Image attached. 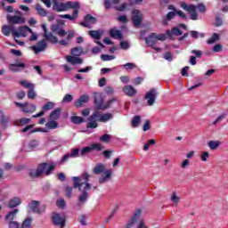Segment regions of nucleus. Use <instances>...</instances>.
<instances>
[{
	"label": "nucleus",
	"instance_id": "obj_36",
	"mask_svg": "<svg viewBox=\"0 0 228 228\" xmlns=\"http://www.w3.org/2000/svg\"><path fill=\"white\" fill-rule=\"evenodd\" d=\"M71 54L77 58H79L83 54V48L80 46L71 49Z\"/></svg>",
	"mask_w": 228,
	"mask_h": 228
},
{
	"label": "nucleus",
	"instance_id": "obj_3",
	"mask_svg": "<svg viewBox=\"0 0 228 228\" xmlns=\"http://www.w3.org/2000/svg\"><path fill=\"white\" fill-rule=\"evenodd\" d=\"M111 118H113L112 113L101 114L99 111H95L88 118L87 128L96 129L99 126L97 122H109Z\"/></svg>",
	"mask_w": 228,
	"mask_h": 228
},
{
	"label": "nucleus",
	"instance_id": "obj_35",
	"mask_svg": "<svg viewBox=\"0 0 228 228\" xmlns=\"http://www.w3.org/2000/svg\"><path fill=\"white\" fill-rule=\"evenodd\" d=\"M24 113H35L37 111V106L35 104H29L23 109Z\"/></svg>",
	"mask_w": 228,
	"mask_h": 228
},
{
	"label": "nucleus",
	"instance_id": "obj_32",
	"mask_svg": "<svg viewBox=\"0 0 228 228\" xmlns=\"http://www.w3.org/2000/svg\"><path fill=\"white\" fill-rule=\"evenodd\" d=\"M221 143L222 142L220 141H209L208 142V145L210 151H216V149H218V147H220Z\"/></svg>",
	"mask_w": 228,
	"mask_h": 228
},
{
	"label": "nucleus",
	"instance_id": "obj_34",
	"mask_svg": "<svg viewBox=\"0 0 228 228\" xmlns=\"http://www.w3.org/2000/svg\"><path fill=\"white\" fill-rule=\"evenodd\" d=\"M120 3V0H105L104 6L106 10H110L113 8V4H118Z\"/></svg>",
	"mask_w": 228,
	"mask_h": 228
},
{
	"label": "nucleus",
	"instance_id": "obj_54",
	"mask_svg": "<svg viewBox=\"0 0 228 228\" xmlns=\"http://www.w3.org/2000/svg\"><path fill=\"white\" fill-rule=\"evenodd\" d=\"M6 122H8V119H6V115H4L3 110H0V124H6Z\"/></svg>",
	"mask_w": 228,
	"mask_h": 228
},
{
	"label": "nucleus",
	"instance_id": "obj_52",
	"mask_svg": "<svg viewBox=\"0 0 228 228\" xmlns=\"http://www.w3.org/2000/svg\"><path fill=\"white\" fill-rule=\"evenodd\" d=\"M28 33H30L31 35L28 39L30 42H36V40H38V34L34 32L32 29H31V32H28Z\"/></svg>",
	"mask_w": 228,
	"mask_h": 228
},
{
	"label": "nucleus",
	"instance_id": "obj_46",
	"mask_svg": "<svg viewBox=\"0 0 228 228\" xmlns=\"http://www.w3.org/2000/svg\"><path fill=\"white\" fill-rule=\"evenodd\" d=\"M71 122H73V124H83V122H85V118L77 116H73L71 117Z\"/></svg>",
	"mask_w": 228,
	"mask_h": 228
},
{
	"label": "nucleus",
	"instance_id": "obj_50",
	"mask_svg": "<svg viewBox=\"0 0 228 228\" xmlns=\"http://www.w3.org/2000/svg\"><path fill=\"white\" fill-rule=\"evenodd\" d=\"M90 152H92V147L87 146L81 150L80 154L81 156H86V154H90Z\"/></svg>",
	"mask_w": 228,
	"mask_h": 228
},
{
	"label": "nucleus",
	"instance_id": "obj_57",
	"mask_svg": "<svg viewBox=\"0 0 228 228\" xmlns=\"http://www.w3.org/2000/svg\"><path fill=\"white\" fill-rule=\"evenodd\" d=\"M191 54H195V58H202V51L200 50H192Z\"/></svg>",
	"mask_w": 228,
	"mask_h": 228
},
{
	"label": "nucleus",
	"instance_id": "obj_29",
	"mask_svg": "<svg viewBox=\"0 0 228 228\" xmlns=\"http://www.w3.org/2000/svg\"><path fill=\"white\" fill-rule=\"evenodd\" d=\"M17 213H19V208H15L12 211L9 212L5 216V220H7L8 222H15L13 220H15V218H17Z\"/></svg>",
	"mask_w": 228,
	"mask_h": 228
},
{
	"label": "nucleus",
	"instance_id": "obj_64",
	"mask_svg": "<svg viewBox=\"0 0 228 228\" xmlns=\"http://www.w3.org/2000/svg\"><path fill=\"white\" fill-rule=\"evenodd\" d=\"M20 225L18 222H9V228H20Z\"/></svg>",
	"mask_w": 228,
	"mask_h": 228
},
{
	"label": "nucleus",
	"instance_id": "obj_8",
	"mask_svg": "<svg viewBox=\"0 0 228 228\" xmlns=\"http://www.w3.org/2000/svg\"><path fill=\"white\" fill-rule=\"evenodd\" d=\"M17 15L12 16L7 15V21L9 24H24L25 19L22 17V12L20 11H16Z\"/></svg>",
	"mask_w": 228,
	"mask_h": 228
},
{
	"label": "nucleus",
	"instance_id": "obj_25",
	"mask_svg": "<svg viewBox=\"0 0 228 228\" xmlns=\"http://www.w3.org/2000/svg\"><path fill=\"white\" fill-rule=\"evenodd\" d=\"M123 92L126 94V95H128V97L136 95V89L133 87V86H125Z\"/></svg>",
	"mask_w": 228,
	"mask_h": 228
},
{
	"label": "nucleus",
	"instance_id": "obj_24",
	"mask_svg": "<svg viewBox=\"0 0 228 228\" xmlns=\"http://www.w3.org/2000/svg\"><path fill=\"white\" fill-rule=\"evenodd\" d=\"M175 15H176L175 12H167L166 17H163L162 20H161L163 26H168V22H170V20H172V19H174V17H175Z\"/></svg>",
	"mask_w": 228,
	"mask_h": 228
},
{
	"label": "nucleus",
	"instance_id": "obj_16",
	"mask_svg": "<svg viewBox=\"0 0 228 228\" xmlns=\"http://www.w3.org/2000/svg\"><path fill=\"white\" fill-rule=\"evenodd\" d=\"M132 15V20L134 22V26L135 28H138L142 24V20L143 19V14H142V12L138 10H134Z\"/></svg>",
	"mask_w": 228,
	"mask_h": 228
},
{
	"label": "nucleus",
	"instance_id": "obj_4",
	"mask_svg": "<svg viewBox=\"0 0 228 228\" xmlns=\"http://www.w3.org/2000/svg\"><path fill=\"white\" fill-rule=\"evenodd\" d=\"M94 174L95 175H100V174H103L99 178L100 184H104V183H108V181L111 180V176L113 175V169L106 170V164L99 163L93 169Z\"/></svg>",
	"mask_w": 228,
	"mask_h": 228
},
{
	"label": "nucleus",
	"instance_id": "obj_2",
	"mask_svg": "<svg viewBox=\"0 0 228 228\" xmlns=\"http://www.w3.org/2000/svg\"><path fill=\"white\" fill-rule=\"evenodd\" d=\"M52 31L53 33H56V35H59L61 37H65V35H68L65 39H61L60 41L58 40V37L51 32H45L44 33V37L45 40L48 42H51L52 44H60V45H64L67 46L70 44V40L74 38V36L76 35V31L74 30H69L68 32L65 31V29L61 28L58 26H53L52 27Z\"/></svg>",
	"mask_w": 228,
	"mask_h": 228
},
{
	"label": "nucleus",
	"instance_id": "obj_45",
	"mask_svg": "<svg viewBox=\"0 0 228 228\" xmlns=\"http://www.w3.org/2000/svg\"><path fill=\"white\" fill-rule=\"evenodd\" d=\"M171 202H173V204H175V206H177L179 202H181V198L177 196L176 192H173L171 196Z\"/></svg>",
	"mask_w": 228,
	"mask_h": 228
},
{
	"label": "nucleus",
	"instance_id": "obj_47",
	"mask_svg": "<svg viewBox=\"0 0 228 228\" xmlns=\"http://www.w3.org/2000/svg\"><path fill=\"white\" fill-rule=\"evenodd\" d=\"M110 140H111V135L108 134H104L100 137V142H104V143H110Z\"/></svg>",
	"mask_w": 228,
	"mask_h": 228
},
{
	"label": "nucleus",
	"instance_id": "obj_33",
	"mask_svg": "<svg viewBox=\"0 0 228 228\" xmlns=\"http://www.w3.org/2000/svg\"><path fill=\"white\" fill-rule=\"evenodd\" d=\"M24 67H26V65H24V63L18 62V63L11 64L10 70H12V72H19V69H17V68L24 69Z\"/></svg>",
	"mask_w": 228,
	"mask_h": 228
},
{
	"label": "nucleus",
	"instance_id": "obj_38",
	"mask_svg": "<svg viewBox=\"0 0 228 228\" xmlns=\"http://www.w3.org/2000/svg\"><path fill=\"white\" fill-rule=\"evenodd\" d=\"M140 122H142V117L134 116L131 121L132 127H138V126H140Z\"/></svg>",
	"mask_w": 228,
	"mask_h": 228
},
{
	"label": "nucleus",
	"instance_id": "obj_59",
	"mask_svg": "<svg viewBox=\"0 0 228 228\" xmlns=\"http://www.w3.org/2000/svg\"><path fill=\"white\" fill-rule=\"evenodd\" d=\"M137 228H149L147 224H145V220L142 219L139 223L136 224Z\"/></svg>",
	"mask_w": 228,
	"mask_h": 228
},
{
	"label": "nucleus",
	"instance_id": "obj_11",
	"mask_svg": "<svg viewBox=\"0 0 228 228\" xmlns=\"http://www.w3.org/2000/svg\"><path fill=\"white\" fill-rule=\"evenodd\" d=\"M97 22V18L92 16L91 14H86L84 17V20L82 22H80V26H82L83 28H87L88 29H92V26H94V24H96Z\"/></svg>",
	"mask_w": 228,
	"mask_h": 228
},
{
	"label": "nucleus",
	"instance_id": "obj_48",
	"mask_svg": "<svg viewBox=\"0 0 228 228\" xmlns=\"http://www.w3.org/2000/svg\"><path fill=\"white\" fill-rule=\"evenodd\" d=\"M101 60L102 61H111V60H115V55L102 54Z\"/></svg>",
	"mask_w": 228,
	"mask_h": 228
},
{
	"label": "nucleus",
	"instance_id": "obj_1",
	"mask_svg": "<svg viewBox=\"0 0 228 228\" xmlns=\"http://www.w3.org/2000/svg\"><path fill=\"white\" fill-rule=\"evenodd\" d=\"M74 188H77L82 193L78 196L79 206L85 204L88 200V191L92 189V184L88 183L90 181V175L88 173H84L80 176L72 177Z\"/></svg>",
	"mask_w": 228,
	"mask_h": 228
},
{
	"label": "nucleus",
	"instance_id": "obj_5",
	"mask_svg": "<svg viewBox=\"0 0 228 228\" xmlns=\"http://www.w3.org/2000/svg\"><path fill=\"white\" fill-rule=\"evenodd\" d=\"M144 40L147 45L154 47L159 40H160V42H165V40H167V36L165 34L158 35L156 33H151L148 37H145Z\"/></svg>",
	"mask_w": 228,
	"mask_h": 228
},
{
	"label": "nucleus",
	"instance_id": "obj_43",
	"mask_svg": "<svg viewBox=\"0 0 228 228\" xmlns=\"http://www.w3.org/2000/svg\"><path fill=\"white\" fill-rule=\"evenodd\" d=\"M110 35L112 38H122V32L120 30L111 29Z\"/></svg>",
	"mask_w": 228,
	"mask_h": 228
},
{
	"label": "nucleus",
	"instance_id": "obj_61",
	"mask_svg": "<svg viewBox=\"0 0 228 228\" xmlns=\"http://www.w3.org/2000/svg\"><path fill=\"white\" fill-rule=\"evenodd\" d=\"M188 70H190V67L185 66L184 68H183L181 71L182 76L188 77Z\"/></svg>",
	"mask_w": 228,
	"mask_h": 228
},
{
	"label": "nucleus",
	"instance_id": "obj_49",
	"mask_svg": "<svg viewBox=\"0 0 228 228\" xmlns=\"http://www.w3.org/2000/svg\"><path fill=\"white\" fill-rule=\"evenodd\" d=\"M31 218H27L23 221L22 224H21V228H29L31 227Z\"/></svg>",
	"mask_w": 228,
	"mask_h": 228
},
{
	"label": "nucleus",
	"instance_id": "obj_63",
	"mask_svg": "<svg viewBox=\"0 0 228 228\" xmlns=\"http://www.w3.org/2000/svg\"><path fill=\"white\" fill-rule=\"evenodd\" d=\"M66 196L68 197V199H70V197H72V187H66Z\"/></svg>",
	"mask_w": 228,
	"mask_h": 228
},
{
	"label": "nucleus",
	"instance_id": "obj_26",
	"mask_svg": "<svg viewBox=\"0 0 228 228\" xmlns=\"http://www.w3.org/2000/svg\"><path fill=\"white\" fill-rule=\"evenodd\" d=\"M102 35H104V31L102 30L89 31V37H91V38H94V40H101L102 38Z\"/></svg>",
	"mask_w": 228,
	"mask_h": 228
},
{
	"label": "nucleus",
	"instance_id": "obj_9",
	"mask_svg": "<svg viewBox=\"0 0 228 228\" xmlns=\"http://www.w3.org/2000/svg\"><path fill=\"white\" fill-rule=\"evenodd\" d=\"M94 103L96 104V110H108L110 108V103L104 105V100L102 99V94L100 93L94 94Z\"/></svg>",
	"mask_w": 228,
	"mask_h": 228
},
{
	"label": "nucleus",
	"instance_id": "obj_10",
	"mask_svg": "<svg viewBox=\"0 0 228 228\" xmlns=\"http://www.w3.org/2000/svg\"><path fill=\"white\" fill-rule=\"evenodd\" d=\"M141 220H143V218H142V209H137V210H135V212L134 213L133 216L128 221V223L126 224L125 228H131V227H133V225H134V224H136V225H138V223Z\"/></svg>",
	"mask_w": 228,
	"mask_h": 228
},
{
	"label": "nucleus",
	"instance_id": "obj_56",
	"mask_svg": "<svg viewBox=\"0 0 228 228\" xmlns=\"http://www.w3.org/2000/svg\"><path fill=\"white\" fill-rule=\"evenodd\" d=\"M196 10H199L200 13H205L206 5H204L203 4H199L198 5H196Z\"/></svg>",
	"mask_w": 228,
	"mask_h": 228
},
{
	"label": "nucleus",
	"instance_id": "obj_18",
	"mask_svg": "<svg viewBox=\"0 0 228 228\" xmlns=\"http://www.w3.org/2000/svg\"><path fill=\"white\" fill-rule=\"evenodd\" d=\"M53 10H54V12H67V4L66 3L63 2H60L57 3L58 0H53Z\"/></svg>",
	"mask_w": 228,
	"mask_h": 228
},
{
	"label": "nucleus",
	"instance_id": "obj_23",
	"mask_svg": "<svg viewBox=\"0 0 228 228\" xmlns=\"http://www.w3.org/2000/svg\"><path fill=\"white\" fill-rule=\"evenodd\" d=\"M13 31H16L13 25H4L2 27V33L4 35V37H10V33H12L13 37Z\"/></svg>",
	"mask_w": 228,
	"mask_h": 228
},
{
	"label": "nucleus",
	"instance_id": "obj_20",
	"mask_svg": "<svg viewBox=\"0 0 228 228\" xmlns=\"http://www.w3.org/2000/svg\"><path fill=\"white\" fill-rule=\"evenodd\" d=\"M90 101V96L88 94H82L77 101L75 102L76 108H82L83 104H86Z\"/></svg>",
	"mask_w": 228,
	"mask_h": 228
},
{
	"label": "nucleus",
	"instance_id": "obj_40",
	"mask_svg": "<svg viewBox=\"0 0 228 228\" xmlns=\"http://www.w3.org/2000/svg\"><path fill=\"white\" fill-rule=\"evenodd\" d=\"M55 106V103L53 102H48L46 104H45L42 108V111L45 113V111H50V110H53Z\"/></svg>",
	"mask_w": 228,
	"mask_h": 228
},
{
	"label": "nucleus",
	"instance_id": "obj_28",
	"mask_svg": "<svg viewBox=\"0 0 228 228\" xmlns=\"http://www.w3.org/2000/svg\"><path fill=\"white\" fill-rule=\"evenodd\" d=\"M78 14H79V11L78 10H74L72 15H70V14H61V15H59V17L61 19H69V20H76V19H77Z\"/></svg>",
	"mask_w": 228,
	"mask_h": 228
},
{
	"label": "nucleus",
	"instance_id": "obj_51",
	"mask_svg": "<svg viewBox=\"0 0 228 228\" xmlns=\"http://www.w3.org/2000/svg\"><path fill=\"white\" fill-rule=\"evenodd\" d=\"M91 149L92 151H94V149H95V151H102L104 149V146L101 143H93L91 145Z\"/></svg>",
	"mask_w": 228,
	"mask_h": 228
},
{
	"label": "nucleus",
	"instance_id": "obj_37",
	"mask_svg": "<svg viewBox=\"0 0 228 228\" xmlns=\"http://www.w3.org/2000/svg\"><path fill=\"white\" fill-rule=\"evenodd\" d=\"M29 177L32 179H35V177H40L42 175V173H40L39 167H37V169H32L28 172Z\"/></svg>",
	"mask_w": 228,
	"mask_h": 228
},
{
	"label": "nucleus",
	"instance_id": "obj_58",
	"mask_svg": "<svg viewBox=\"0 0 228 228\" xmlns=\"http://www.w3.org/2000/svg\"><path fill=\"white\" fill-rule=\"evenodd\" d=\"M142 129L143 131H149L151 129V121L149 119L145 120Z\"/></svg>",
	"mask_w": 228,
	"mask_h": 228
},
{
	"label": "nucleus",
	"instance_id": "obj_55",
	"mask_svg": "<svg viewBox=\"0 0 228 228\" xmlns=\"http://www.w3.org/2000/svg\"><path fill=\"white\" fill-rule=\"evenodd\" d=\"M35 97H37V93H35V89H28V99H35Z\"/></svg>",
	"mask_w": 228,
	"mask_h": 228
},
{
	"label": "nucleus",
	"instance_id": "obj_53",
	"mask_svg": "<svg viewBox=\"0 0 228 228\" xmlns=\"http://www.w3.org/2000/svg\"><path fill=\"white\" fill-rule=\"evenodd\" d=\"M37 147H38V141L32 140L28 142V149L33 151V149H37Z\"/></svg>",
	"mask_w": 228,
	"mask_h": 228
},
{
	"label": "nucleus",
	"instance_id": "obj_6",
	"mask_svg": "<svg viewBox=\"0 0 228 228\" xmlns=\"http://www.w3.org/2000/svg\"><path fill=\"white\" fill-rule=\"evenodd\" d=\"M180 6H181V8H183V10L191 13V20H199V14H197V6L196 5H193V4L188 5L184 2H180Z\"/></svg>",
	"mask_w": 228,
	"mask_h": 228
},
{
	"label": "nucleus",
	"instance_id": "obj_21",
	"mask_svg": "<svg viewBox=\"0 0 228 228\" xmlns=\"http://www.w3.org/2000/svg\"><path fill=\"white\" fill-rule=\"evenodd\" d=\"M66 61L70 63V65H81V63H83V59L74 55H67Z\"/></svg>",
	"mask_w": 228,
	"mask_h": 228
},
{
	"label": "nucleus",
	"instance_id": "obj_12",
	"mask_svg": "<svg viewBox=\"0 0 228 228\" xmlns=\"http://www.w3.org/2000/svg\"><path fill=\"white\" fill-rule=\"evenodd\" d=\"M39 172L42 174H45V175H51V172L56 168V164H47V163H43L38 166Z\"/></svg>",
	"mask_w": 228,
	"mask_h": 228
},
{
	"label": "nucleus",
	"instance_id": "obj_60",
	"mask_svg": "<svg viewBox=\"0 0 228 228\" xmlns=\"http://www.w3.org/2000/svg\"><path fill=\"white\" fill-rule=\"evenodd\" d=\"M222 49H223L222 45L217 44V45H216L213 47V52H214V53H222Z\"/></svg>",
	"mask_w": 228,
	"mask_h": 228
},
{
	"label": "nucleus",
	"instance_id": "obj_22",
	"mask_svg": "<svg viewBox=\"0 0 228 228\" xmlns=\"http://www.w3.org/2000/svg\"><path fill=\"white\" fill-rule=\"evenodd\" d=\"M20 204H22V200L19 197H14L9 200L8 208L13 209V208H17L18 206H20Z\"/></svg>",
	"mask_w": 228,
	"mask_h": 228
},
{
	"label": "nucleus",
	"instance_id": "obj_13",
	"mask_svg": "<svg viewBox=\"0 0 228 228\" xmlns=\"http://www.w3.org/2000/svg\"><path fill=\"white\" fill-rule=\"evenodd\" d=\"M53 223L54 225H57V227L64 228L65 227V220H67V217L65 216H61L58 213H53L52 216Z\"/></svg>",
	"mask_w": 228,
	"mask_h": 228
},
{
	"label": "nucleus",
	"instance_id": "obj_17",
	"mask_svg": "<svg viewBox=\"0 0 228 228\" xmlns=\"http://www.w3.org/2000/svg\"><path fill=\"white\" fill-rule=\"evenodd\" d=\"M30 49L34 51L35 54H38V53H42L43 51L47 49V42L43 39L37 42L36 45L31 46Z\"/></svg>",
	"mask_w": 228,
	"mask_h": 228
},
{
	"label": "nucleus",
	"instance_id": "obj_30",
	"mask_svg": "<svg viewBox=\"0 0 228 228\" xmlns=\"http://www.w3.org/2000/svg\"><path fill=\"white\" fill-rule=\"evenodd\" d=\"M60 115H61V109L57 108L50 113L49 118L50 120H58Z\"/></svg>",
	"mask_w": 228,
	"mask_h": 228
},
{
	"label": "nucleus",
	"instance_id": "obj_14",
	"mask_svg": "<svg viewBox=\"0 0 228 228\" xmlns=\"http://www.w3.org/2000/svg\"><path fill=\"white\" fill-rule=\"evenodd\" d=\"M157 97H158V92L156 91V89H151L146 94L144 99H146V101L148 102V106H154Z\"/></svg>",
	"mask_w": 228,
	"mask_h": 228
},
{
	"label": "nucleus",
	"instance_id": "obj_62",
	"mask_svg": "<svg viewBox=\"0 0 228 228\" xmlns=\"http://www.w3.org/2000/svg\"><path fill=\"white\" fill-rule=\"evenodd\" d=\"M208 158H209V152L203 151L201 153V161H208Z\"/></svg>",
	"mask_w": 228,
	"mask_h": 228
},
{
	"label": "nucleus",
	"instance_id": "obj_39",
	"mask_svg": "<svg viewBox=\"0 0 228 228\" xmlns=\"http://www.w3.org/2000/svg\"><path fill=\"white\" fill-rule=\"evenodd\" d=\"M45 127L47 129H56L58 127V122L54 119H50V121L45 124Z\"/></svg>",
	"mask_w": 228,
	"mask_h": 228
},
{
	"label": "nucleus",
	"instance_id": "obj_27",
	"mask_svg": "<svg viewBox=\"0 0 228 228\" xmlns=\"http://www.w3.org/2000/svg\"><path fill=\"white\" fill-rule=\"evenodd\" d=\"M167 35L169 38H172V37H181V35H183V31H181V29L177 27H174L172 28V31L170 30H167Z\"/></svg>",
	"mask_w": 228,
	"mask_h": 228
},
{
	"label": "nucleus",
	"instance_id": "obj_41",
	"mask_svg": "<svg viewBox=\"0 0 228 228\" xmlns=\"http://www.w3.org/2000/svg\"><path fill=\"white\" fill-rule=\"evenodd\" d=\"M36 10H37L38 15H40L41 17H46L47 16V11H45V9L41 7L40 4L36 5Z\"/></svg>",
	"mask_w": 228,
	"mask_h": 228
},
{
	"label": "nucleus",
	"instance_id": "obj_31",
	"mask_svg": "<svg viewBox=\"0 0 228 228\" xmlns=\"http://www.w3.org/2000/svg\"><path fill=\"white\" fill-rule=\"evenodd\" d=\"M79 8V3L78 2H71V1H68L66 2V10H78Z\"/></svg>",
	"mask_w": 228,
	"mask_h": 228
},
{
	"label": "nucleus",
	"instance_id": "obj_7",
	"mask_svg": "<svg viewBox=\"0 0 228 228\" xmlns=\"http://www.w3.org/2000/svg\"><path fill=\"white\" fill-rule=\"evenodd\" d=\"M28 208L32 213H36L37 215L45 213V205L40 206V201L38 200H32L28 203Z\"/></svg>",
	"mask_w": 228,
	"mask_h": 228
},
{
	"label": "nucleus",
	"instance_id": "obj_42",
	"mask_svg": "<svg viewBox=\"0 0 228 228\" xmlns=\"http://www.w3.org/2000/svg\"><path fill=\"white\" fill-rule=\"evenodd\" d=\"M20 85L25 88H28V90H35V84H31L28 81L22 80L20 82Z\"/></svg>",
	"mask_w": 228,
	"mask_h": 228
},
{
	"label": "nucleus",
	"instance_id": "obj_15",
	"mask_svg": "<svg viewBox=\"0 0 228 228\" xmlns=\"http://www.w3.org/2000/svg\"><path fill=\"white\" fill-rule=\"evenodd\" d=\"M28 33H31V28H29L28 26L19 27L18 30L13 31V37L15 38H20V37L26 38Z\"/></svg>",
	"mask_w": 228,
	"mask_h": 228
},
{
	"label": "nucleus",
	"instance_id": "obj_19",
	"mask_svg": "<svg viewBox=\"0 0 228 228\" xmlns=\"http://www.w3.org/2000/svg\"><path fill=\"white\" fill-rule=\"evenodd\" d=\"M79 156V149H72L70 154H65L61 159V163H65L70 159V158H77Z\"/></svg>",
	"mask_w": 228,
	"mask_h": 228
},
{
	"label": "nucleus",
	"instance_id": "obj_44",
	"mask_svg": "<svg viewBox=\"0 0 228 228\" xmlns=\"http://www.w3.org/2000/svg\"><path fill=\"white\" fill-rule=\"evenodd\" d=\"M218 40H220V34L214 33L207 43L212 45L215 44V42H218Z\"/></svg>",
	"mask_w": 228,
	"mask_h": 228
}]
</instances>
